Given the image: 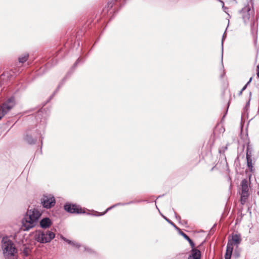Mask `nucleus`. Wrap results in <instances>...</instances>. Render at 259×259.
<instances>
[{"mask_svg": "<svg viewBox=\"0 0 259 259\" xmlns=\"http://www.w3.org/2000/svg\"><path fill=\"white\" fill-rule=\"evenodd\" d=\"M41 113H42V110L39 111L37 113L38 115H41Z\"/></svg>", "mask_w": 259, "mask_h": 259, "instance_id": "473e14b6", "label": "nucleus"}, {"mask_svg": "<svg viewBox=\"0 0 259 259\" xmlns=\"http://www.w3.org/2000/svg\"><path fill=\"white\" fill-rule=\"evenodd\" d=\"M248 197V194L241 193V203L243 204L245 202Z\"/></svg>", "mask_w": 259, "mask_h": 259, "instance_id": "a211bd4d", "label": "nucleus"}, {"mask_svg": "<svg viewBox=\"0 0 259 259\" xmlns=\"http://www.w3.org/2000/svg\"><path fill=\"white\" fill-rule=\"evenodd\" d=\"M163 218H164V219L168 223H169L170 224H171L173 227H174L176 229H179L175 225V224H174L172 222H171L169 219H168L167 218H166V217H163Z\"/></svg>", "mask_w": 259, "mask_h": 259, "instance_id": "412c9836", "label": "nucleus"}, {"mask_svg": "<svg viewBox=\"0 0 259 259\" xmlns=\"http://www.w3.org/2000/svg\"><path fill=\"white\" fill-rule=\"evenodd\" d=\"M28 56V54H24L19 58V62L22 63L25 62L27 60Z\"/></svg>", "mask_w": 259, "mask_h": 259, "instance_id": "f3484780", "label": "nucleus"}, {"mask_svg": "<svg viewBox=\"0 0 259 259\" xmlns=\"http://www.w3.org/2000/svg\"><path fill=\"white\" fill-rule=\"evenodd\" d=\"M257 77L259 78V64L257 66V73H256Z\"/></svg>", "mask_w": 259, "mask_h": 259, "instance_id": "bb28decb", "label": "nucleus"}, {"mask_svg": "<svg viewBox=\"0 0 259 259\" xmlns=\"http://www.w3.org/2000/svg\"><path fill=\"white\" fill-rule=\"evenodd\" d=\"M233 249V246H232L231 242H228L226 251L225 255V259H230Z\"/></svg>", "mask_w": 259, "mask_h": 259, "instance_id": "9b49d317", "label": "nucleus"}, {"mask_svg": "<svg viewBox=\"0 0 259 259\" xmlns=\"http://www.w3.org/2000/svg\"><path fill=\"white\" fill-rule=\"evenodd\" d=\"M135 202L134 201H130L129 202H127V203H116L109 207H108L105 212H104L103 213H101L99 215H103L104 214H105L108 211L111 210V209H112L113 208L117 206H119V205H122V206H123V205H127V204H131V203H134Z\"/></svg>", "mask_w": 259, "mask_h": 259, "instance_id": "4468645a", "label": "nucleus"}, {"mask_svg": "<svg viewBox=\"0 0 259 259\" xmlns=\"http://www.w3.org/2000/svg\"><path fill=\"white\" fill-rule=\"evenodd\" d=\"M248 154L249 157H251V151L249 149V147L248 146L246 149V157L247 156V154Z\"/></svg>", "mask_w": 259, "mask_h": 259, "instance_id": "4be33fe9", "label": "nucleus"}, {"mask_svg": "<svg viewBox=\"0 0 259 259\" xmlns=\"http://www.w3.org/2000/svg\"><path fill=\"white\" fill-rule=\"evenodd\" d=\"M84 249L85 250H87L88 251L90 252L91 251V249L89 248H87V247H84Z\"/></svg>", "mask_w": 259, "mask_h": 259, "instance_id": "c756f323", "label": "nucleus"}, {"mask_svg": "<svg viewBox=\"0 0 259 259\" xmlns=\"http://www.w3.org/2000/svg\"><path fill=\"white\" fill-rule=\"evenodd\" d=\"M55 236V233L49 230H37L34 234L35 240L42 244L50 242Z\"/></svg>", "mask_w": 259, "mask_h": 259, "instance_id": "f03ea898", "label": "nucleus"}, {"mask_svg": "<svg viewBox=\"0 0 259 259\" xmlns=\"http://www.w3.org/2000/svg\"><path fill=\"white\" fill-rule=\"evenodd\" d=\"M71 245L76 248H79L80 246V244L74 241H72V243L71 244Z\"/></svg>", "mask_w": 259, "mask_h": 259, "instance_id": "b1692460", "label": "nucleus"}, {"mask_svg": "<svg viewBox=\"0 0 259 259\" xmlns=\"http://www.w3.org/2000/svg\"><path fill=\"white\" fill-rule=\"evenodd\" d=\"M251 80H252V77H251L249 79V81L247 82V83L246 84V86H247L250 83V82L251 81Z\"/></svg>", "mask_w": 259, "mask_h": 259, "instance_id": "cd10ccee", "label": "nucleus"}, {"mask_svg": "<svg viewBox=\"0 0 259 259\" xmlns=\"http://www.w3.org/2000/svg\"><path fill=\"white\" fill-rule=\"evenodd\" d=\"M52 224L51 220L48 218H45L40 221V226L43 229L49 228Z\"/></svg>", "mask_w": 259, "mask_h": 259, "instance_id": "9d476101", "label": "nucleus"}, {"mask_svg": "<svg viewBox=\"0 0 259 259\" xmlns=\"http://www.w3.org/2000/svg\"><path fill=\"white\" fill-rule=\"evenodd\" d=\"M79 59H78L77 60L76 62H75V63L74 64V65H75V66H76V65H77V64L79 62Z\"/></svg>", "mask_w": 259, "mask_h": 259, "instance_id": "2f4dec72", "label": "nucleus"}, {"mask_svg": "<svg viewBox=\"0 0 259 259\" xmlns=\"http://www.w3.org/2000/svg\"><path fill=\"white\" fill-rule=\"evenodd\" d=\"M242 18H243L244 22H247L250 18V16L248 14V13H247L242 16Z\"/></svg>", "mask_w": 259, "mask_h": 259, "instance_id": "6ab92c4d", "label": "nucleus"}, {"mask_svg": "<svg viewBox=\"0 0 259 259\" xmlns=\"http://www.w3.org/2000/svg\"><path fill=\"white\" fill-rule=\"evenodd\" d=\"M241 241V236L239 234H234L232 236L231 239L229 240L228 242H231L232 246L234 245L238 246Z\"/></svg>", "mask_w": 259, "mask_h": 259, "instance_id": "1a4fd4ad", "label": "nucleus"}, {"mask_svg": "<svg viewBox=\"0 0 259 259\" xmlns=\"http://www.w3.org/2000/svg\"><path fill=\"white\" fill-rule=\"evenodd\" d=\"M219 2H220L222 3V8L223 9L224 11L225 12L227 13V10L228 9V8H227V7H225V6H224V2H223V1H221V0H219Z\"/></svg>", "mask_w": 259, "mask_h": 259, "instance_id": "393cba45", "label": "nucleus"}, {"mask_svg": "<svg viewBox=\"0 0 259 259\" xmlns=\"http://www.w3.org/2000/svg\"><path fill=\"white\" fill-rule=\"evenodd\" d=\"M40 215L41 213L39 211L33 209V210H28L24 217L26 218L27 219L34 221L36 223H37Z\"/></svg>", "mask_w": 259, "mask_h": 259, "instance_id": "39448f33", "label": "nucleus"}, {"mask_svg": "<svg viewBox=\"0 0 259 259\" xmlns=\"http://www.w3.org/2000/svg\"><path fill=\"white\" fill-rule=\"evenodd\" d=\"M192 248V249L191 253L189 256L188 259H200L201 253L200 250L196 249L195 247Z\"/></svg>", "mask_w": 259, "mask_h": 259, "instance_id": "6e6552de", "label": "nucleus"}, {"mask_svg": "<svg viewBox=\"0 0 259 259\" xmlns=\"http://www.w3.org/2000/svg\"><path fill=\"white\" fill-rule=\"evenodd\" d=\"M2 249L5 259H17V249L13 242L7 236L2 240Z\"/></svg>", "mask_w": 259, "mask_h": 259, "instance_id": "f257e3e1", "label": "nucleus"}, {"mask_svg": "<svg viewBox=\"0 0 259 259\" xmlns=\"http://www.w3.org/2000/svg\"><path fill=\"white\" fill-rule=\"evenodd\" d=\"M229 144H227L226 146L225 147H222L219 150V152L220 153H224L225 152L226 150H227V149H228V146Z\"/></svg>", "mask_w": 259, "mask_h": 259, "instance_id": "aec40b11", "label": "nucleus"}, {"mask_svg": "<svg viewBox=\"0 0 259 259\" xmlns=\"http://www.w3.org/2000/svg\"><path fill=\"white\" fill-rule=\"evenodd\" d=\"M36 225L35 221L28 220L25 217L22 220V228L24 231H28Z\"/></svg>", "mask_w": 259, "mask_h": 259, "instance_id": "423d86ee", "label": "nucleus"}, {"mask_svg": "<svg viewBox=\"0 0 259 259\" xmlns=\"http://www.w3.org/2000/svg\"><path fill=\"white\" fill-rule=\"evenodd\" d=\"M61 238L64 240L65 241V242H66L67 243H68V244H71L72 243V241H71L68 239H66V238L64 237L63 236H61Z\"/></svg>", "mask_w": 259, "mask_h": 259, "instance_id": "5701e85b", "label": "nucleus"}, {"mask_svg": "<svg viewBox=\"0 0 259 259\" xmlns=\"http://www.w3.org/2000/svg\"><path fill=\"white\" fill-rule=\"evenodd\" d=\"M180 234H181V235H182L184 238H185L186 239V240H187L190 244V246L192 248H194L195 247V244L193 242V241L189 237V236L186 235L185 233H184V232H181L180 233Z\"/></svg>", "mask_w": 259, "mask_h": 259, "instance_id": "2eb2a0df", "label": "nucleus"}, {"mask_svg": "<svg viewBox=\"0 0 259 259\" xmlns=\"http://www.w3.org/2000/svg\"><path fill=\"white\" fill-rule=\"evenodd\" d=\"M241 193L248 194V182L246 179H243L241 183Z\"/></svg>", "mask_w": 259, "mask_h": 259, "instance_id": "f8f14e48", "label": "nucleus"}, {"mask_svg": "<svg viewBox=\"0 0 259 259\" xmlns=\"http://www.w3.org/2000/svg\"><path fill=\"white\" fill-rule=\"evenodd\" d=\"M24 139L27 143L30 144H34L36 141V139L32 138V137L31 136L28 135H27L25 136Z\"/></svg>", "mask_w": 259, "mask_h": 259, "instance_id": "dca6fc26", "label": "nucleus"}, {"mask_svg": "<svg viewBox=\"0 0 259 259\" xmlns=\"http://www.w3.org/2000/svg\"><path fill=\"white\" fill-rule=\"evenodd\" d=\"M242 91H241V90L240 91V93H239V95H241L242 94Z\"/></svg>", "mask_w": 259, "mask_h": 259, "instance_id": "72a5a7b5", "label": "nucleus"}, {"mask_svg": "<svg viewBox=\"0 0 259 259\" xmlns=\"http://www.w3.org/2000/svg\"><path fill=\"white\" fill-rule=\"evenodd\" d=\"M64 209L70 213H81L84 212L82 211L81 208L79 206L76 204H66L64 205Z\"/></svg>", "mask_w": 259, "mask_h": 259, "instance_id": "0eeeda50", "label": "nucleus"}, {"mask_svg": "<svg viewBox=\"0 0 259 259\" xmlns=\"http://www.w3.org/2000/svg\"><path fill=\"white\" fill-rule=\"evenodd\" d=\"M175 215L176 218L177 219H181L180 217L178 216L176 212H175Z\"/></svg>", "mask_w": 259, "mask_h": 259, "instance_id": "c85d7f7f", "label": "nucleus"}, {"mask_svg": "<svg viewBox=\"0 0 259 259\" xmlns=\"http://www.w3.org/2000/svg\"><path fill=\"white\" fill-rule=\"evenodd\" d=\"M225 33H224L223 37H222V46H223V41L225 39ZM223 51V47L222 46V52ZM222 59H223V53L222 54Z\"/></svg>", "mask_w": 259, "mask_h": 259, "instance_id": "a878e982", "label": "nucleus"}, {"mask_svg": "<svg viewBox=\"0 0 259 259\" xmlns=\"http://www.w3.org/2000/svg\"><path fill=\"white\" fill-rule=\"evenodd\" d=\"M15 101L14 97H11L4 103L0 108V119L7 114L15 106Z\"/></svg>", "mask_w": 259, "mask_h": 259, "instance_id": "7ed1b4c3", "label": "nucleus"}, {"mask_svg": "<svg viewBox=\"0 0 259 259\" xmlns=\"http://www.w3.org/2000/svg\"><path fill=\"white\" fill-rule=\"evenodd\" d=\"M41 203L44 208L49 209L55 205L56 201L53 195L51 194H46L44 195L42 198L41 199Z\"/></svg>", "mask_w": 259, "mask_h": 259, "instance_id": "20e7f679", "label": "nucleus"}, {"mask_svg": "<svg viewBox=\"0 0 259 259\" xmlns=\"http://www.w3.org/2000/svg\"><path fill=\"white\" fill-rule=\"evenodd\" d=\"M247 86H246V84L243 87V88L241 90V91H243L245 90V89L246 88Z\"/></svg>", "mask_w": 259, "mask_h": 259, "instance_id": "7c9ffc66", "label": "nucleus"}, {"mask_svg": "<svg viewBox=\"0 0 259 259\" xmlns=\"http://www.w3.org/2000/svg\"><path fill=\"white\" fill-rule=\"evenodd\" d=\"M246 162L247 167L251 172H254V168H253V163L251 157H249L248 154H247Z\"/></svg>", "mask_w": 259, "mask_h": 259, "instance_id": "ddd939ff", "label": "nucleus"}]
</instances>
